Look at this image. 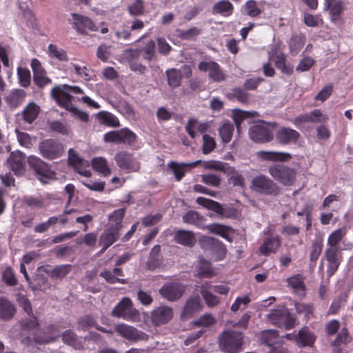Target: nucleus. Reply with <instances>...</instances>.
<instances>
[{
  "label": "nucleus",
  "mask_w": 353,
  "mask_h": 353,
  "mask_svg": "<svg viewBox=\"0 0 353 353\" xmlns=\"http://www.w3.org/2000/svg\"><path fill=\"white\" fill-rule=\"evenodd\" d=\"M243 336L240 332L225 330L219 336L220 348L228 353H238L241 350Z\"/></svg>",
  "instance_id": "nucleus-1"
},
{
  "label": "nucleus",
  "mask_w": 353,
  "mask_h": 353,
  "mask_svg": "<svg viewBox=\"0 0 353 353\" xmlns=\"http://www.w3.org/2000/svg\"><path fill=\"white\" fill-rule=\"evenodd\" d=\"M270 176L283 185H292L296 179V171L284 164H274L268 168Z\"/></svg>",
  "instance_id": "nucleus-2"
},
{
  "label": "nucleus",
  "mask_w": 353,
  "mask_h": 353,
  "mask_svg": "<svg viewBox=\"0 0 353 353\" xmlns=\"http://www.w3.org/2000/svg\"><path fill=\"white\" fill-rule=\"evenodd\" d=\"M250 188L256 192L270 196H276L281 192L277 183L263 174L255 176L252 180Z\"/></svg>",
  "instance_id": "nucleus-3"
},
{
  "label": "nucleus",
  "mask_w": 353,
  "mask_h": 353,
  "mask_svg": "<svg viewBox=\"0 0 353 353\" xmlns=\"http://www.w3.org/2000/svg\"><path fill=\"white\" fill-rule=\"evenodd\" d=\"M136 139L137 135L128 128L110 131L103 135V141L105 143L116 144L127 143L131 145L135 142Z\"/></svg>",
  "instance_id": "nucleus-4"
},
{
  "label": "nucleus",
  "mask_w": 353,
  "mask_h": 353,
  "mask_svg": "<svg viewBox=\"0 0 353 353\" xmlns=\"http://www.w3.org/2000/svg\"><path fill=\"white\" fill-rule=\"evenodd\" d=\"M198 68L200 71L208 72L209 79L214 82H221L226 79L227 75L221 66L214 61H202Z\"/></svg>",
  "instance_id": "nucleus-5"
},
{
  "label": "nucleus",
  "mask_w": 353,
  "mask_h": 353,
  "mask_svg": "<svg viewBox=\"0 0 353 353\" xmlns=\"http://www.w3.org/2000/svg\"><path fill=\"white\" fill-rule=\"evenodd\" d=\"M138 314L139 312L133 308L132 301L128 297L123 298L112 311L113 316L128 321L132 320Z\"/></svg>",
  "instance_id": "nucleus-6"
},
{
  "label": "nucleus",
  "mask_w": 353,
  "mask_h": 353,
  "mask_svg": "<svg viewBox=\"0 0 353 353\" xmlns=\"http://www.w3.org/2000/svg\"><path fill=\"white\" fill-rule=\"evenodd\" d=\"M114 160L117 166L128 172H137L140 168L139 161L133 155L126 151H120L115 154Z\"/></svg>",
  "instance_id": "nucleus-7"
},
{
  "label": "nucleus",
  "mask_w": 353,
  "mask_h": 353,
  "mask_svg": "<svg viewBox=\"0 0 353 353\" xmlns=\"http://www.w3.org/2000/svg\"><path fill=\"white\" fill-rule=\"evenodd\" d=\"M39 148L41 155L48 159L59 158L63 152L62 144L53 139H46L41 141Z\"/></svg>",
  "instance_id": "nucleus-8"
},
{
  "label": "nucleus",
  "mask_w": 353,
  "mask_h": 353,
  "mask_svg": "<svg viewBox=\"0 0 353 353\" xmlns=\"http://www.w3.org/2000/svg\"><path fill=\"white\" fill-rule=\"evenodd\" d=\"M270 125L265 123L254 125L250 128L249 135L250 139L255 142H268L273 139V133Z\"/></svg>",
  "instance_id": "nucleus-9"
},
{
  "label": "nucleus",
  "mask_w": 353,
  "mask_h": 353,
  "mask_svg": "<svg viewBox=\"0 0 353 353\" xmlns=\"http://www.w3.org/2000/svg\"><path fill=\"white\" fill-rule=\"evenodd\" d=\"M28 163L34 170L39 179L42 183H48V179L52 176L53 174L50 170L48 165L40 158L36 156H30Z\"/></svg>",
  "instance_id": "nucleus-10"
},
{
  "label": "nucleus",
  "mask_w": 353,
  "mask_h": 353,
  "mask_svg": "<svg viewBox=\"0 0 353 353\" xmlns=\"http://www.w3.org/2000/svg\"><path fill=\"white\" fill-rule=\"evenodd\" d=\"M269 58L270 60L274 61L276 68L283 73L288 75L292 74L293 67L285 63L286 57L280 51L279 45L275 44L272 46L271 50L269 52Z\"/></svg>",
  "instance_id": "nucleus-11"
},
{
  "label": "nucleus",
  "mask_w": 353,
  "mask_h": 353,
  "mask_svg": "<svg viewBox=\"0 0 353 353\" xmlns=\"http://www.w3.org/2000/svg\"><path fill=\"white\" fill-rule=\"evenodd\" d=\"M114 330L121 336L130 341L143 340L146 336L145 334L139 332L135 327L124 323L116 324Z\"/></svg>",
  "instance_id": "nucleus-12"
},
{
  "label": "nucleus",
  "mask_w": 353,
  "mask_h": 353,
  "mask_svg": "<svg viewBox=\"0 0 353 353\" xmlns=\"http://www.w3.org/2000/svg\"><path fill=\"white\" fill-rule=\"evenodd\" d=\"M174 315L173 310L170 307L161 305L151 312V321L156 326L165 324L171 321Z\"/></svg>",
  "instance_id": "nucleus-13"
},
{
  "label": "nucleus",
  "mask_w": 353,
  "mask_h": 353,
  "mask_svg": "<svg viewBox=\"0 0 353 353\" xmlns=\"http://www.w3.org/2000/svg\"><path fill=\"white\" fill-rule=\"evenodd\" d=\"M201 244L203 248L205 245H210V250L216 261L222 260L226 254L227 250L225 245L217 239L203 237L201 241Z\"/></svg>",
  "instance_id": "nucleus-14"
},
{
  "label": "nucleus",
  "mask_w": 353,
  "mask_h": 353,
  "mask_svg": "<svg viewBox=\"0 0 353 353\" xmlns=\"http://www.w3.org/2000/svg\"><path fill=\"white\" fill-rule=\"evenodd\" d=\"M184 292L185 287L176 283H167L159 291L161 295L168 301H175L179 299Z\"/></svg>",
  "instance_id": "nucleus-15"
},
{
  "label": "nucleus",
  "mask_w": 353,
  "mask_h": 353,
  "mask_svg": "<svg viewBox=\"0 0 353 353\" xmlns=\"http://www.w3.org/2000/svg\"><path fill=\"white\" fill-rule=\"evenodd\" d=\"M26 157L20 151L12 152L7 159L9 168L16 175H21L25 171Z\"/></svg>",
  "instance_id": "nucleus-16"
},
{
  "label": "nucleus",
  "mask_w": 353,
  "mask_h": 353,
  "mask_svg": "<svg viewBox=\"0 0 353 353\" xmlns=\"http://www.w3.org/2000/svg\"><path fill=\"white\" fill-rule=\"evenodd\" d=\"M74 28L80 34H85L86 30H89L92 32L97 30V26L94 25L93 21L87 17L83 15L72 14Z\"/></svg>",
  "instance_id": "nucleus-17"
},
{
  "label": "nucleus",
  "mask_w": 353,
  "mask_h": 353,
  "mask_svg": "<svg viewBox=\"0 0 353 353\" xmlns=\"http://www.w3.org/2000/svg\"><path fill=\"white\" fill-rule=\"evenodd\" d=\"M201 163L202 161L201 160H197L190 163H177L175 161H170L168 163V166L172 170L176 180L179 181L184 176L186 168H192Z\"/></svg>",
  "instance_id": "nucleus-18"
},
{
  "label": "nucleus",
  "mask_w": 353,
  "mask_h": 353,
  "mask_svg": "<svg viewBox=\"0 0 353 353\" xmlns=\"http://www.w3.org/2000/svg\"><path fill=\"white\" fill-rule=\"evenodd\" d=\"M121 231L106 227L104 232L99 237V245L103 246L101 252H104L114 242H116L119 239Z\"/></svg>",
  "instance_id": "nucleus-19"
},
{
  "label": "nucleus",
  "mask_w": 353,
  "mask_h": 353,
  "mask_svg": "<svg viewBox=\"0 0 353 353\" xmlns=\"http://www.w3.org/2000/svg\"><path fill=\"white\" fill-rule=\"evenodd\" d=\"M300 137V134L289 128H281L276 134V138L280 143L289 144L296 142Z\"/></svg>",
  "instance_id": "nucleus-20"
},
{
  "label": "nucleus",
  "mask_w": 353,
  "mask_h": 353,
  "mask_svg": "<svg viewBox=\"0 0 353 353\" xmlns=\"http://www.w3.org/2000/svg\"><path fill=\"white\" fill-rule=\"evenodd\" d=\"M201 307L200 297L199 296H192L186 301L181 316L184 319H188L200 311Z\"/></svg>",
  "instance_id": "nucleus-21"
},
{
  "label": "nucleus",
  "mask_w": 353,
  "mask_h": 353,
  "mask_svg": "<svg viewBox=\"0 0 353 353\" xmlns=\"http://www.w3.org/2000/svg\"><path fill=\"white\" fill-rule=\"evenodd\" d=\"M64 85L63 88L60 86L54 87L51 90V96L61 105L68 107L70 103L71 96L69 90Z\"/></svg>",
  "instance_id": "nucleus-22"
},
{
  "label": "nucleus",
  "mask_w": 353,
  "mask_h": 353,
  "mask_svg": "<svg viewBox=\"0 0 353 353\" xmlns=\"http://www.w3.org/2000/svg\"><path fill=\"white\" fill-rule=\"evenodd\" d=\"M174 241L184 246L192 247L196 243L194 234L188 230H178L174 232Z\"/></svg>",
  "instance_id": "nucleus-23"
},
{
  "label": "nucleus",
  "mask_w": 353,
  "mask_h": 353,
  "mask_svg": "<svg viewBox=\"0 0 353 353\" xmlns=\"http://www.w3.org/2000/svg\"><path fill=\"white\" fill-rule=\"evenodd\" d=\"M68 154L69 162L74 167L78 173L85 177H90L92 174L90 170L84 167L83 160L74 154V150L70 149Z\"/></svg>",
  "instance_id": "nucleus-24"
},
{
  "label": "nucleus",
  "mask_w": 353,
  "mask_h": 353,
  "mask_svg": "<svg viewBox=\"0 0 353 353\" xmlns=\"http://www.w3.org/2000/svg\"><path fill=\"white\" fill-rule=\"evenodd\" d=\"M257 156L263 159L272 161H288L291 159V155L288 152L274 151H259Z\"/></svg>",
  "instance_id": "nucleus-25"
},
{
  "label": "nucleus",
  "mask_w": 353,
  "mask_h": 353,
  "mask_svg": "<svg viewBox=\"0 0 353 353\" xmlns=\"http://www.w3.org/2000/svg\"><path fill=\"white\" fill-rule=\"evenodd\" d=\"M125 214V210L124 208L114 210L108 216V223L106 227L121 231L123 227L122 221Z\"/></svg>",
  "instance_id": "nucleus-26"
},
{
  "label": "nucleus",
  "mask_w": 353,
  "mask_h": 353,
  "mask_svg": "<svg viewBox=\"0 0 353 353\" xmlns=\"http://www.w3.org/2000/svg\"><path fill=\"white\" fill-rule=\"evenodd\" d=\"M280 247V241L278 236H272L264 241L259 248L261 254L268 256L271 253H274Z\"/></svg>",
  "instance_id": "nucleus-27"
},
{
  "label": "nucleus",
  "mask_w": 353,
  "mask_h": 353,
  "mask_svg": "<svg viewBox=\"0 0 353 353\" xmlns=\"http://www.w3.org/2000/svg\"><path fill=\"white\" fill-rule=\"evenodd\" d=\"M196 201L199 205L213 211L218 215L223 216L225 213V210L222 205L215 201L201 196L198 197Z\"/></svg>",
  "instance_id": "nucleus-28"
},
{
  "label": "nucleus",
  "mask_w": 353,
  "mask_h": 353,
  "mask_svg": "<svg viewBox=\"0 0 353 353\" xmlns=\"http://www.w3.org/2000/svg\"><path fill=\"white\" fill-rule=\"evenodd\" d=\"M208 128L207 123H200L194 118L190 119L185 125L186 132L193 139L196 137V132L203 133Z\"/></svg>",
  "instance_id": "nucleus-29"
},
{
  "label": "nucleus",
  "mask_w": 353,
  "mask_h": 353,
  "mask_svg": "<svg viewBox=\"0 0 353 353\" xmlns=\"http://www.w3.org/2000/svg\"><path fill=\"white\" fill-rule=\"evenodd\" d=\"M288 286H290L294 293L299 296H303L305 294L304 277L300 274H295L287 279Z\"/></svg>",
  "instance_id": "nucleus-30"
},
{
  "label": "nucleus",
  "mask_w": 353,
  "mask_h": 353,
  "mask_svg": "<svg viewBox=\"0 0 353 353\" xmlns=\"http://www.w3.org/2000/svg\"><path fill=\"white\" fill-rule=\"evenodd\" d=\"M234 10L233 5L228 0H221L215 3L212 12L214 14H220L223 17L230 16Z\"/></svg>",
  "instance_id": "nucleus-31"
},
{
  "label": "nucleus",
  "mask_w": 353,
  "mask_h": 353,
  "mask_svg": "<svg viewBox=\"0 0 353 353\" xmlns=\"http://www.w3.org/2000/svg\"><path fill=\"white\" fill-rule=\"evenodd\" d=\"M14 305L6 298L0 297V319L8 320L15 313Z\"/></svg>",
  "instance_id": "nucleus-32"
},
{
  "label": "nucleus",
  "mask_w": 353,
  "mask_h": 353,
  "mask_svg": "<svg viewBox=\"0 0 353 353\" xmlns=\"http://www.w3.org/2000/svg\"><path fill=\"white\" fill-rule=\"evenodd\" d=\"M91 163L94 170L101 175L107 176L111 174V169L108 166V161L104 157H94L92 159Z\"/></svg>",
  "instance_id": "nucleus-33"
},
{
  "label": "nucleus",
  "mask_w": 353,
  "mask_h": 353,
  "mask_svg": "<svg viewBox=\"0 0 353 353\" xmlns=\"http://www.w3.org/2000/svg\"><path fill=\"white\" fill-rule=\"evenodd\" d=\"M210 290H212V285L209 283L205 282L201 286V294L206 304L209 307H214L219 303V300L216 296L210 292Z\"/></svg>",
  "instance_id": "nucleus-34"
},
{
  "label": "nucleus",
  "mask_w": 353,
  "mask_h": 353,
  "mask_svg": "<svg viewBox=\"0 0 353 353\" xmlns=\"http://www.w3.org/2000/svg\"><path fill=\"white\" fill-rule=\"evenodd\" d=\"M314 340V334L307 328L301 329L296 336V341L299 346H311Z\"/></svg>",
  "instance_id": "nucleus-35"
},
{
  "label": "nucleus",
  "mask_w": 353,
  "mask_h": 353,
  "mask_svg": "<svg viewBox=\"0 0 353 353\" xmlns=\"http://www.w3.org/2000/svg\"><path fill=\"white\" fill-rule=\"evenodd\" d=\"M287 308L281 306L272 310L267 314V319L269 322L278 326L282 325L283 319L285 318V313Z\"/></svg>",
  "instance_id": "nucleus-36"
},
{
  "label": "nucleus",
  "mask_w": 353,
  "mask_h": 353,
  "mask_svg": "<svg viewBox=\"0 0 353 353\" xmlns=\"http://www.w3.org/2000/svg\"><path fill=\"white\" fill-rule=\"evenodd\" d=\"M62 340L64 343L73 347L76 350L83 348V344L81 340L71 330H66L62 334Z\"/></svg>",
  "instance_id": "nucleus-37"
},
{
  "label": "nucleus",
  "mask_w": 353,
  "mask_h": 353,
  "mask_svg": "<svg viewBox=\"0 0 353 353\" xmlns=\"http://www.w3.org/2000/svg\"><path fill=\"white\" fill-rule=\"evenodd\" d=\"M347 230L345 228H339L333 231L327 238L328 248H338L337 245L341 242L343 238L346 235Z\"/></svg>",
  "instance_id": "nucleus-38"
},
{
  "label": "nucleus",
  "mask_w": 353,
  "mask_h": 353,
  "mask_svg": "<svg viewBox=\"0 0 353 353\" xmlns=\"http://www.w3.org/2000/svg\"><path fill=\"white\" fill-rule=\"evenodd\" d=\"M24 97V92L21 90H14L6 97V102L12 108H16L20 105Z\"/></svg>",
  "instance_id": "nucleus-39"
},
{
  "label": "nucleus",
  "mask_w": 353,
  "mask_h": 353,
  "mask_svg": "<svg viewBox=\"0 0 353 353\" xmlns=\"http://www.w3.org/2000/svg\"><path fill=\"white\" fill-rule=\"evenodd\" d=\"M48 54L50 57L55 59L59 61H67L68 60L65 50L54 44H50L48 46Z\"/></svg>",
  "instance_id": "nucleus-40"
},
{
  "label": "nucleus",
  "mask_w": 353,
  "mask_h": 353,
  "mask_svg": "<svg viewBox=\"0 0 353 353\" xmlns=\"http://www.w3.org/2000/svg\"><path fill=\"white\" fill-rule=\"evenodd\" d=\"M206 228L210 232L220 235L227 241H232V239L229 236L230 228L228 227L218 223H213L207 225Z\"/></svg>",
  "instance_id": "nucleus-41"
},
{
  "label": "nucleus",
  "mask_w": 353,
  "mask_h": 353,
  "mask_svg": "<svg viewBox=\"0 0 353 353\" xmlns=\"http://www.w3.org/2000/svg\"><path fill=\"white\" fill-rule=\"evenodd\" d=\"M100 123L110 127H119L120 125L118 118L113 114L108 112H101L99 113Z\"/></svg>",
  "instance_id": "nucleus-42"
},
{
  "label": "nucleus",
  "mask_w": 353,
  "mask_h": 353,
  "mask_svg": "<svg viewBox=\"0 0 353 353\" xmlns=\"http://www.w3.org/2000/svg\"><path fill=\"white\" fill-rule=\"evenodd\" d=\"M278 332L273 330H264L261 332V339L263 343H265L270 347L275 345L278 343Z\"/></svg>",
  "instance_id": "nucleus-43"
},
{
  "label": "nucleus",
  "mask_w": 353,
  "mask_h": 353,
  "mask_svg": "<svg viewBox=\"0 0 353 353\" xmlns=\"http://www.w3.org/2000/svg\"><path fill=\"white\" fill-rule=\"evenodd\" d=\"M39 112V108L35 103L28 104L23 110L24 120L29 123H32L37 117Z\"/></svg>",
  "instance_id": "nucleus-44"
},
{
  "label": "nucleus",
  "mask_w": 353,
  "mask_h": 353,
  "mask_svg": "<svg viewBox=\"0 0 353 353\" xmlns=\"http://www.w3.org/2000/svg\"><path fill=\"white\" fill-rule=\"evenodd\" d=\"M197 274L199 277L210 278L213 275L210 263L203 259H199V263L197 266Z\"/></svg>",
  "instance_id": "nucleus-45"
},
{
  "label": "nucleus",
  "mask_w": 353,
  "mask_h": 353,
  "mask_svg": "<svg viewBox=\"0 0 353 353\" xmlns=\"http://www.w3.org/2000/svg\"><path fill=\"white\" fill-rule=\"evenodd\" d=\"M255 113V112H251L242 110H236L234 112L233 119L239 132L241 131V124L243 121L253 116Z\"/></svg>",
  "instance_id": "nucleus-46"
},
{
  "label": "nucleus",
  "mask_w": 353,
  "mask_h": 353,
  "mask_svg": "<svg viewBox=\"0 0 353 353\" xmlns=\"http://www.w3.org/2000/svg\"><path fill=\"white\" fill-rule=\"evenodd\" d=\"M17 76L21 86L27 88L30 85L31 82V74L28 69L19 67L17 68Z\"/></svg>",
  "instance_id": "nucleus-47"
},
{
  "label": "nucleus",
  "mask_w": 353,
  "mask_h": 353,
  "mask_svg": "<svg viewBox=\"0 0 353 353\" xmlns=\"http://www.w3.org/2000/svg\"><path fill=\"white\" fill-rule=\"evenodd\" d=\"M234 126L230 123H225L219 128L220 137L224 143H229L232 137Z\"/></svg>",
  "instance_id": "nucleus-48"
},
{
  "label": "nucleus",
  "mask_w": 353,
  "mask_h": 353,
  "mask_svg": "<svg viewBox=\"0 0 353 353\" xmlns=\"http://www.w3.org/2000/svg\"><path fill=\"white\" fill-rule=\"evenodd\" d=\"M203 220L201 216L198 212L190 210L183 216V221L188 224H192L197 226H200Z\"/></svg>",
  "instance_id": "nucleus-49"
},
{
  "label": "nucleus",
  "mask_w": 353,
  "mask_h": 353,
  "mask_svg": "<svg viewBox=\"0 0 353 353\" xmlns=\"http://www.w3.org/2000/svg\"><path fill=\"white\" fill-rule=\"evenodd\" d=\"M128 10L131 16H140L144 12V3L142 0H134L128 6Z\"/></svg>",
  "instance_id": "nucleus-50"
},
{
  "label": "nucleus",
  "mask_w": 353,
  "mask_h": 353,
  "mask_svg": "<svg viewBox=\"0 0 353 353\" xmlns=\"http://www.w3.org/2000/svg\"><path fill=\"white\" fill-rule=\"evenodd\" d=\"M160 251L161 247L159 245H156L151 250L149 261L148 262V266L149 268H155L157 265L160 264Z\"/></svg>",
  "instance_id": "nucleus-51"
},
{
  "label": "nucleus",
  "mask_w": 353,
  "mask_h": 353,
  "mask_svg": "<svg viewBox=\"0 0 353 353\" xmlns=\"http://www.w3.org/2000/svg\"><path fill=\"white\" fill-rule=\"evenodd\" d=\"M166 74L170 86L172 88L179 86L181 81V74L178 70L170 69L167 71Z\"/></svg>",
  "instance_id": "nucleus-52"
},
{
  "label": "nucleus",
  "mask_w": 353,
  "mask_h": 353,
  "mask_svg": "<svg viewBox=\"0 0 353 353\" xmlns=\"http://www.w3.org/2000/svg\"><path fill=\"white\" fill-rule=\"evenodd\" d=\"M251 299L248 294L238 296L231 305V310L236 312L239 310H243L250 303Z\"/></svg>",
  "instance_id": "nucleus-53"
},
{
  "label": "nucleus",
  "mask_w": 353,
  "mask_h": 353,
  "mask_svg": "<svg viewBox=\"0 0 353 353\" xmlns=\"http://www.w3.org/2000/svg\"><path fill=\"white\" fill-rule=\"evenodd\" d=\"M70 66L82 80L88 81L91 79V71L86 66H81L76 63H71Z\"/></svg>",
  "instance_id": "nucleus-54"
},
{
  "label": "nucleus",
  "mask_w": 353,
  "mask_h": 353,
  "mask_svg": "<svg viewBox=\"0 0 353 353\" xmlns=\"http://www.w3.org/2000/svg\"><path fill=\"white\" fill-rule=\"evenodd\" d=\"M338 248H327L325 251V257L328 264H340L341 259L338 254Z\"/></svg>",
  "instance_id": "nucleus-55"
},
{
  "label": "nucleus",
  "mask_w": 353,
  "mask_h": 353,
  "mask_svg": "<svg viewBox=\"0 0 353 353\" xmlns=\"http://www.w3.org/2000/svg\"><path fill=\"white\" fill-rule=\"evenodd\" d=\"M244 7L245 13L251 17H259L261 13V9L259 8L256 1L254 0L248 1Z\"/></svg>",
  "instance_id": "nucleus-56"
},
{
  "label": "nucleus",
  "mask_w": 353,
  "mask_h": 353,
  "mask_svg": "<svg viewBox=\"0 0 353 353\" xmlns=\"http://www.w3.org/2000/svg\"><path fill=\"white\" fill-rule=\"evenodd\" d=\"M71 270L70 264H64L56 266L50 271V276L54 278H63Z\"/></svg>",
  "instance_id": "nucleus-57"
},
{
  "label": "nucleus",
  "mask_w": 353,
  "mask_h": 353,
  "mask_svg": "<svg viewBox=\"0 0 353 353\" xmlns=\"http://www.w3.org/2000/svg\"><path fill=\"white\" fill-rule=\"evenodd\" d=\"M330 12V18L332 21H336L340 14L343 10V4L341 1H336L334 4L330 6L328 9Z\"/></svg>",
  "instance_id": "nucleus-58"
},
{
  "label": "nucleus",
  "mask_w": 353,
  "mask_h": 353,
  "mask_svg": "<svg viewBox=\"0 0 353 353\" xmlns=\"http://www.w3.org/2000/svg\"><path fill=\"white\" fill-rule=\"evenodd\" d=\"M203 141L202 151L205 154L210 153L216 147L214 139L208 134H203Z\"/></svg>",
  "instance_id": "nucleus-59"
},
{
  "label": "nucleus",
  "mask_w": 353,
  "mask_h": 353,
  "mask_svg": "<svg viewBox=\"0 0 353 353\" xmlns=\"http://www.w3.org/2000/svg\"><path fill=\"white\" fill-rule=\"evenodd\" d=\"M156 43L153 40H150L143 48V58L147 61H151L156 54Z\"/></svg>",
  "instance_id": "nucleus-60"
},
{
  "label": "nucleus",
  "mask_w": 353,
  "mask_h": 353,
  "mask_svg": "<svg viewBox=\"0 0 353 353\" xmlns=\"http://www.w3.org/2000/svg\"><path fill=\"white\" fill-rule=\"evenodd\" d=\"M322 241L319 240L313 242L310 254V259L312 262L315 263L317 261L322 252Z\"/></svg>",
  "instance_id": "nucleus-61"
},
{
  "label": "nucleus",
  "mask_w": 353,
  "mask_h": 353,
  "mask_svg": "<svg viewBox=\"0 0 353 353\" xmlns=\"http://www.w3.org/2000/svg\"><path fill=\"white\" fill-rule=\"evenodd\" d=\"M216 322L215 318L210 314H205L200 316L194 324L196 326L209 327Z\"/></svg>",
  "instance_id": "nucleus-62"
},
{
  "label": "nucleus",
  "mask_w": 353,
  "mask_h": 353,
  "mask_svg": "<svg viewBox=\"0 0 353 353\" xmlns=\"http://www.w3.org/2000/svg\"><path fill=\"white\" fill-rule=\"evenodd\" d=\"M350 340L351 338L349 335L347 330L346 328H343L338 334L335 340L332 342V345L338 347L341 344H346L349 343Z\"/></svg>",
  "instance_id": "nucleus-63"
},
{
  "label": "nucleus",
  "mask_w": 353,
  "mask_h": 353,
  "mask_svg": "<svg viewBox=\"0 0 353 353\" xmlns=\"http://www.w3.org/2000/svg\"><path fill=\"white\" fill-rule=\"evenodd\" d=\"M201 33V30L196 27H192L186 30H180L179 37L181 39L192 40Z\"/></svg>",
  "instance_id": "nucleus-64"
}]
</instances>
